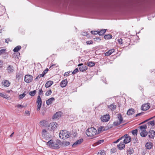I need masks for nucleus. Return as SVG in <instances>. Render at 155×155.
I'll list each match as a JSON object with an SVG mask.
<instances>
[{"instance_id":"1","label":"nucleus","mask_w":155,"mask_h":155,"mask_svg":"<svg viewBox=\"0 0 155 155\" xmlns=\"http://www.w3.org/2000/svg\"><path fill=\"white\" fill-rule=\"evenodd\" d=\"M61 142L59 140H57L56 142L52 140H51L47 143V144L50 148L53 149H58L60 148L59 145H61Z\"/></svg>"},{"instance_id":"2","label":"nucleus","mask_w":155,"mask_h":155,"mask_svg":"<svg viewBox=\"0 0 155 155\" xmlns=\"http://www.w3.org/2000/svg\"><path fill=\"white\" fill-rule=\"evenodd\" d=\"M97 132L96 129L94 127L88 128L86 131V134L89 137L94 138V136L97 134Z\"/></svg>"},{"instance_id":"3","label":"nucleus","mask_w":155,"mask_h":155,"mask_svg":"<svg viewBox=\"0 0 155 155\" xmlns=\"http://www.w3.org/2000/svg\"><path fill=\"white\" fill-rule=\"evenodd\" d=\"M36 103L38 104L37 106V110H39L42 105V100L40 95H38L36 101Z\"/></svg>"},{"instance_id":"4","label":"nucleus","mask_w":155,"mask_h":155,"mask_svg":"<svg viewBox=\"0 0 155 155\" xmlns=\"http://www.w3.org/2000/svg\"><path fill=\"white\" fill-rule=\"evenodd\" d=\"M33 79V76L29 74H27L25 77V81L27 83H29L31 82Z\"/></svg>"},{"instance_id":"5","label":"nucleus","mask_w":155,"mask_h":155,"mask_svg":"<svg viewBox=\"0 0 155 155\" xmlns=\"http://www.w3.org/2000/svg\"><path fill=\"white\" fill-rule=\"evenodd\" d=\"M124 139L123 140V142L125 144H127L130 142L131 140V137L127 134L124 135Z\"/></svg>"},{"instance_id":"6","label":"nucleus","mask_w":155,"mask_h":155,"mask_svg":"<svg viewBox=\"0 0 155 155\" xmlns=\"http://www.w3.org/2000/svg\"><path fill=\"white\" fill-rule=\"evenodd\" d=\"M110 117L108 114L104 115L101 118V120L103 122H107L109 120Z\"/></svg>"},{"instance_id":"7","label":"nucleus","mask_w":155,"mask_h":155,"mask_svg":"<svg viewBox=\"0 0 155 155\" xmlns=\"http://www.w3.org/2000/svg\"><path fill=\"white\" fill-rule=\"evenodd\" d=\"M148 134L149 138L153 139L155 136V131L153 130H150L148 133Z\"/></svg>"},{"instance_id":"8","label":"nucleus","mask_w":155,"mask_h":155,"mask_svg":"<svg viewBox=\"0 0 155 155\" xmlns=\"http://www.w3.org/2000/svg\"><path fill=\"white\" fill-rule=\"evenodd\" d=\"M150 106L149 103L145 104L141 107V109L143 111L147 110L150 108Z\"/></svg>"},{"instance_id":"9","label":"nucleus","mask_w":155,"mask_h":155,"mask_svg":"<svg viewBox=\"0 0 155 155\" xmlns=\"http://www.w3.org/2000/svg\"><path fill=\"white\" fill-rule=\"evenodd\" d=\"M66 130H62L59 133V137L64 140L66 139Z\"/></svg>"},{"instance_id":"10","label":"nucleus","mask_w":155,"mask_h":155,"mask_svg":"<svg viewBox=\"0 0 155 155\" xmlns=\"http://www.w3.org/2000/svg\"><path fill=\"white\" fill-rule=\"evenodd\" d=\"M125 144L123 142L121 141L120 143L117 145V146L119 150H122L125 148Z\"/></svg>"},{"instance_id":"11","label":"nucleus","mask_w":155,"mask_h":155,"mask_svg":"<svg viewBox=\"0 0 155 155\" xmlns=\"http://www.w3.org/2000/svg\"><path fill=\"white\" fill-rule=\"evenodd\" d=\"M83 141L82 139H80L76 141L74 144L72 145V147L73 148L75 147V146L81 144Z\"/></svg>"},{"instance_id":"12","label":"nucleus","mask_w":155,"mask_h":155,"mask_svg":"<svg viewBox=\"0 0 155 155\" xmlns=\"http://www.w3.org/2000/svg\"><path fill=\"white\" fill-rule=\"evenodd\" d=\"M68 82L67 79L62 80L60 83V86L62 87H65L67 84Z\"/></svg>"},{"instance_id":"13","label":"nucleus","mask_w":155,"mask_h":155,"mask_svg":"<svg viewBox=\"0 0 155 155\" xmlns=\"http://www.w3.org/2000/svg\"><path fill=\"white\" fill-rule=\"evenodd\" d=\"M134 152V150L131 147L127 148V155H131Z\"/></svg>"},{"instance_id":"14","label":"nucleus","mask_w":155,"mask_h":155,"mask_svg":"<svg viewBox=\"0 0 155 155\" xmlns=\"http://www.w3.org/2000/svg\"><path fill=\"white\" fill-rule=\"evenodd\" d=\"M153 146V143L151 142H149L146 143L145 147L147 149H150Z\"/></svg>"},{"instance_id":"15","label":"nucleus","mask_w":155,"mask_h":155,"mask_svg":"<svg viewBox=\"0 0 155 155\" xmlns=\"http://www.w3.org/2000/svg\"><path fill=\"white\" fill-rule=\"evenodd\" d=\"M54 101L55 98L54 97H51L46 101V104L48 105L51 104Z\"/></svg>"},{"instance_id":"16","label":"nucleus","mask_w":155,"mask_h":155,"mask_svg":"<svg viewBox=\"0 0 155 155\" xmlns=\"http://www.w3.org/2000/svg\"><path fill=\"white\" fill-rule=\"evenodd\" d=\"M115 51V49H113L109 50L107 52L105 53V55L106 56H109Z\"/></svg>"},{"instance_id":"17","label":"nucleus","mask_w":155,"mask_h":155,"mask_svg":"<svg viewBox=\"0 0 155 155\" xmlns=\"http://www.w3.org/2000/svg\"><path fill=\"white\" fill-rule=\"evenodd\" d=\"M53 84V82L51 81H49L47 82L45 84V87L47 88L50 87Z\"/></svg>"},{"instance_id":"18","label":"nucleus","mask_w":155,"mask_h":155,"mask_svg":"<svg viewBox=\"0 0 155 155\" xmlns=\"http://www.w3.org/2000/svg\"><path fill=\"white\" fill-rule=\"evenodd\" d=\"M87 69V67L85 65H84L81 66L79 68V71L81 72H84Z\"/></svg>"},{"instance_id":"19","label":"nucleus","mask_w":155,"mask_h":155,"mask_svg":"<svg viewBox=\"0 0 155 155\" xmlns=\"http://www.w3.org/2000/svg\"><path fill=\"white\" fill-rule=\"evenodd\" d=\"M134 113V110L133 108L129 109L127 112V114L128 115H133Z\"/></svg>"},{"instance_id":"20","label":"nucleus","mask_w":155,"mask_h":155,"mask_svg":"<svg viewBox=\"0 0 155 155\" xmlns=\"http://www.w3.org/2000/svg\"><path fill=\"white\" fill-rule=\"evenodd\" d=\"M121 123V122L118 121H115L114 122L113 124H112L110 126V128L112 127L114 125L115 126H117L120 125Z\"/></svg>"},{"instance_id":"21","label":"nucleus","mask_w":155,"mask_h":155,"mask_svg":"<svg viewBox=\"0 0 155 155\" xmlns=\"http://www.w3.org/2000/svg\"><path fill=\"white\" fill-rule=\"evenodd\" d=\"M148 134V133L146 130H143L140 133V135L142 137H145Z\"/></svg>"},{"instance_id":"22","label":"nucleus","mask_w":155,"mask_h":155,"mask_svg":"<svg viewBox=\"0 0 155 155\" xmlns=\"http://www.w3.org/2000/svg\"><path fill=\"white\" fill-rule=\"evenodd\" d=\"M61 112H57L56 113H55L53 116V118L54 119H57L59 117H61Z\"/></svg>"},{"instance_id":"23","label":"nucleus","mask_w":155,"mask_h":155,"mask_svg":"<svg viewBox=\"0 0 155 155\" xmlns=\"http://www.w3.org/2000/svg\"><path fill=\"white\" fill-rule=\"evenodd\" d=\"M52 124V131H54V130L57 128L58 126V124L56 122H53L51 123Z\"/></svg>"},{"instance_id":"24","label":"nucleus","mask_w":155,"mask_h":155,"mask_svg":"<svg viewBox=\"0 0 155 155\" xmlns=\"http://www.w3.org/2000/svg\"><path fill=\"white\" fill-rule=\"evenodd\" d=\"M110 129V127H107L106 129H103V130H102V126H101L100 128H99L98 129V131L97 132V134H99L101 132V131H105V130H107L108 129Z\"/></svg>"},{"instance_id":"25","label":"nucleus","mask_w":155,"mask_h":155,"mask_svg":"<svg viewBox=\"0 0 155 155\" xmlns=\"http://www.w3.org/2000/svg\"><path fill=\"white\" fill-rule=\"evenodd\" d=\"M7 70L9 73H12L14 71V68L12 66L9 65L7 67Z\"/></svg>"},{"instance_id":"26","label":"nucleus","mask_w":155,"mask_h":155,"mask_svg":"<svg viewBox=\"0 0 155 155\" xmlns=\"http://www.w3.org/2000/svg\"><path fill=\"white\" fill-rule=\"evenodd\" d=\"M3 85H4L5 87H8L10 84V83L8 80H6L4 82H2Z\"/></svg>"},{"instance_id":"27","label":"nucleus","mask_w":155,"mask_h":155,"mask_svg":"<svg viewBox=\"0 0 155 155\" xmlns=\"http://www.w3.org/2000/svg\"><path fill=\"white\" fill-rule=\"evenodd\" d=\"M106 29H102L100 31H98V35H103L106 32Z\"/></svg>"},{"instance_id":"28","label":"nucleus","mask_w":155,"mask_h":155,"mask_svg":"<svg viewBox=\"0 0 155 155\" xmlns=\"http://www.w3.org/2000/svg\"><path fill=\"white\" fill-rule=\"evenodd\" d=\"M21 47L20 45H18L15 47L13 50L14 52H18L21 49Z\"/></svg>"},{"instance_id":"29","label":"nucleus","mask_w":155,"mask_h":155,"mask_svg":"<svg viewBox=\"0 0 155 155\" xmlns=\"http://www.w3.org/2000/svg\"><path fill=\"white\" fill-rule=\"evenodd\" d=\"M108 107L112 110H114L116 108V106L114 105L113 104H111L108 106Z\"/></svg>"},{"instance_id":"30","label":"nucleus","mask_w":155,"mask_h":155,"mask_svg":"<svg viewBox=\"0 0 155 155\" xmlns=\"http://www.w3.org/2000/svg\"><path fill=\"white\" fill-rule=\"evenodd\" d=\"M117 117L118 119L119 120L120 122L122 123V122L123 121V118L122 117V115L121 114H117Z\"/></svg>"},{"instance_id":"31","label":"nucleus","mask_w":155,"mask_h":155,"mask_svg":"<svg viewBox=\"0 0 155 155\" xmlns=\"http://www.w3.org/2000/svg\"><path fill=\"white\" fill-rule=\"evenodd\" d=\"M146 124H147V126L148 125L149 126L150 125L151 126H154L155 125V121L154 120H153L151 121H150L147 122Z\"/></svg>"},{"instance_id":"32","label":"nucleus","mask_w":155,"mask_h":155,"mask_svg":"<svg viewBox=\"0 0 155 155\" xmlns=\"http://www.w3.org/2000/svg\"><path fill=\"white\" fill-rule=\"evenodd\" d=\"M112 38V36L110 34L105 35L104 36V38L105 39H111Z\"/></svg>"},{"instance_id":"33","label":"nucleus","mask_w":155,"mask_h":155,"mask_svg":"<svg viewBox=\"0 0 155 155\" xmlns=\"http://www.w3.org/2000/svg\"><path fill=\"white\" fill-rule=\"evenodd\" d=\"M95 63L94 62L90 61L87 63V65L89 66L93 67L95 65Z\"/></svg>"},{"instance_id":"34","label":"nucleus","mask_w":155,"mask_h":155,"mask_svg":"<svg viewBox=\"0 0 155 155\" xmlns=\"http://www.w3.org/2000/svg\"><path fill=\"white\" fill-rule=\"evenodd\" d=\"M26 91H25L22 94H20L19 97V98L21 99L24 97L26 95Z\"/></svg>"},{"instance_id":"35","label":"nucleus","mask_w":155,"mask_h":155,"mask_svg":"<svg viewBox=\"0 0 155 155\" xmlns=\"http://www.w3.org/2000/svg\"><path fill=\"white\" fill-rule=\"evenodd\" d=\"M138 130L137 129H136L132 131V133L134 136H137V135Z\"/></svg>"},{"instance_id":"36","label":"nucleus","mask_w":155,"mask_h":155,"mask_svg":"<svg viewBox=\"0 0 155 155\" xmlns=\"http://www.w3.org/2000/svg\"><path fill=\"white\" fill-rule=\"evenodd\" d=\"M147 124H146L139 127V128L141 130L143 129L145 130L147 128Z\"/></svg>"},{"instance_id":"37","label":"nucleus","mask_w":155,"mask_h":155,"mask_svg":"<svg viewBox=\"0 0 155 155\" xmlns=\"http://www.w3.org/2000/svg\"><path fill=\"white\" fill-rule=\"evenodd\" d=\"M36 91L35 90H34L33 91H30L29 93V95L31 96H34L36 93Z\"/></svg>"},{"instance_id":"38","label":"nucleus","mask_w":155,"mask_h":155,"mask_svg":"<svg viewBox=\"0 0 155 155\" xmlns=\"http://www.w3.org/2000/svg\"><path fill=\"white\" fill-rule=\"evenodd\" d=\"M52 93V91L51 89L48 90L45 93V95L46 96H48L50 95Z\"/></svg>"},{"instance_id":"39","label":"nucleus","mask_w":155,"mask_h":155,"mask_svg":"<svg viewBox=\"0 0 155 155\" xmlns=\"http://www.w3.org/2000/svg\"><path fill=\"white\" fill-rule=\"evenodd\" d=\"M66 132V139L69 137L71 136V134L70 133L69 131H67Z\"/></svg>"},{"instance_id":"40","label":"nucleus","mask_w":155,"mask_h":155,"mask_svg":"<svg viewBox=\"0 0 155 155\" xmlns=\"http://www.w3.org/2000/svg\"><path fill=\"white\" fill-rule=\"evenodd\" d=\"M70 142H69L68 141H65L63 143H61V145L62 144L64 146H67L69 145H70Z\"/></svg>"},{"instance_id":"41","label":"nucleus","mask_w":155,"mask_h":155,"mask_svg":"<svg viewBox=\"0 0 155 155\" xmlns=\"http://www.w3.org/2000/svg\"><path fill=\"white\" fill-rule=\"evenodd\" d=\"M6 51V49H1V50H0V55L5 53Z\"/></svg>"},{"instance_id":"42","label":"nucleus","mask_w":155,"mask_h":155,"mask_svg":"<svg viewBox=\"0 0 155 155\" xmlns=\"http://www.w3.org/2000/svg\"><path fill=\"white\" fill-rule=\"evenodd\" d=\"M155 117V116H154L153 117H151L148 119H147L145 120H144V121H143V122H142V123H141L140 124H143L144 123H146V122L148 121L149 120L152 119V118H153Z\"/></svg>"},{"instance_id":"43","label":"nucleus","mask_w":155,"mask_h":155,"mask_svg":"<svg viewBox=\"0 0 155 155\" xmlns=\"http://www.w3.org/2000/svg\"><path fill=\"white\" fill-rule=\"evenodd\" d=\"M101 155H105V153L104 150H101L98 152Z\"/></svg>"},{"instance_id":"44","label":"nucleus","mask_w":155,"mask_h":155,"mask_svg":"<svg viewBox=\"0 0 155 155\" xmlns=\"http://www.w3.org/2000/svg\"><path fill=\"white\" fill-rule=\"evenodd\" d=\"M133 140L134 141V143H138L139 142L138 140L137 137H134L133 139Z\"/></svg>"},{"instance_id":"45","label":"nucleus","mask_w":155,"mask_h":155,"mask_svg":"<svg viewBox=\"0 0 155 155\" xmlns=\"http://www.w3.org/2000/svg\"><path fill=\"white\" fill-rule=\"evenodd\" d=\"M48 68H46L42 72V76H44L45 74L47 73V72L48 71Z\"/></svg>"},{"instance_id":"46","label":"nucleus","mask_w":155,"mask_h":155,"mask_svg":"<svg viewBox=\"0 0 155 155\" xmlns=\"http://www.w3.org/2000/svg\"><path fill=\"white\" fill-rule=\"evenodd\" d=\"M46 123V121H45V120L41 121L40 122V124L43 126H45Z\"/></svg>"},{"instance_id":"47","label":"nucleus","mask_w":155,"mask_h":155,"mask_svg":"<svg viewBox=\"0 0 155 155\" xmlns=\"http://www.w3.org/2000/svg\"><path fill=\"white\" fill-rule=\"evenodd\" d=\"M91 33L93 35H97V34H98V31H91Z\"/></svg>"},{"instance_id":"48","label":"nucleus","mask_w":155,"mask_h":155,"mask_svg":"<svg viewBox=\"0 0 155 155\" xmlns=\"http://www.w3.org/2000/svg\"><path fill=\"white\" fill-rule=\"evenodd\" d=\"M0 96L4 98H5L7 96L4 93H0Z\"/></svg>"},{"instance_id":"49","label":"nucleus","mask_w":155,"mask_h":155,"mask_svg":"<svg viewBox=\"0 0 155 155\" xmlns=\"http://www.w3.org/2000/svg\"><path fill=\"white\" fill-rule=\"evenodd\" d=\"M111 153H114L116 152V149L115 148H112L110 150Z\"/></svg>"},{"instance_id":"50","label":"nucleus","mask_w":155,"mask_h":155,"mask_svg":"<svg viewBox=\"0 0 155 155\" xmlns=\"http://www.w3.org/2000/svg\"><path fill=\"white\" fill-rule=\"evenodd\" d=\"M78 71V68H76L72 72V74H76V73H77Z\"/></svg>"},{"instance_id":"51","label":"nucleus","mask_w":155,"mask_h":155,"mask_svg":"<svg viewBox=\"0 0 155 155\" xmlns=\"http://www.w3.org/2000/svg\"><path fill=\"white\" fill-rule=\"evenodd\" d=\"M104 140H102V139L101 140H98L97 142V144H99L101 143L104 142Z\"/></svg>"},{"instance_id":"52","label":"nucleus","mask_w":155,"mask_h":155,"mask_svg":"<svg viewBox=\"0 0 155 155\" xmlns=\"http://www.w3.org/2000/svg\"><path fill=\"white\" fill-rule=\"evenodd\" d=\"M42 74H39L36 77V78L35 79V80H37V79H38L39 78H40L41 77H43L44 76H42Z\"/></svg>"},{"instance_id":"53","label":"nucleus","mask_w":155,"mask_h":155,"mask_svg":"<svg viewBox=\"0 0 155 155\" xmlns=\"http://www.w3.org/2000/svg\"><path fill=\"white\" fill-rule=\"evenodd\" d=\"M52 124L51 123L50 124H49L48 126V129L52 131Z\"/></svg>"},{"instance_id":"54","label":"nucleus","mask_w":155,"mask_h":155,"mask_svg":"<svg viewBox=\"0 0 155 155\" xmlns=\"http://www.w3.org/2000/svg\"><path fill=\"white\" fill-rule=\"evenodd\" d=\"M93 43V41L92 40L88 41H86V43L87 45H91Z\"/></svg>"},{"instance_id":"55","label":"nucleus","mask_w":155,"mask_h":155,"mask_svg":"<svg viewBox=\"0 0 155 155\" xmlns=\"http://www.w3.org/2000/svg\"><path fill=\"white\" fill-rule=\"evenodd\" d=\"M15 107H16L18 108L21 107V108L24 107V106L23 105L18 104L15 106Z\"/></svg>"},{"instance_id":"56","label":"nucleus","mask_w":155,"mask_h":155,"mask_svg":"<svg viewBox=\"0 0 155 155\" xmlns=\"http://www.w3.org/2000/svg\"><path fill=\"white\" fill-rule=\"evenodd\" d=\"M43 91L42 90V89H40L39 90V92H38V94H39V95H41L42 94H43Z\"/></svg>"},{"instance_id":"57","label":"nucleus","mask_w":155,"mask_h":155,"mask_svg":"<svg viewBox=\"0 0 155 155\" xmlns=\"http://www.w3.org/2000/svg\"><path fill=\"white\" fill-rule=\"evenodd\" d=\"M118 43L120 44H122L123 43L122 39L121 38L118 39Z\"/></svg>"},{"instance_id":"58","label":"nucleus","mask_w":155,"mask_h":155,"mask_svg":"<svg viewBox=\"0 0 155 155\" xmlns=\"http://www.w3.org/2000/svg\"><path fill=\"white\" fill-rule=\"evenodd\" d=\"M146 150H143L141 153L142 155H145L146 153Z\"/></svg>"},{"instance_id":"59","label":"nucleus","mask_w":155,"mask_h":155,"mask_svg":"<svg viewBox=\"0 0 155 155\" xmlns=\"http://www.w3.org/2000/svg\"><path fill=\"white\" fill-rule=\"evenodd\" d=\"M22 77L21 74H17L16 75V78H18V79H20Z\"/></svg>"},{"instance_id":"60","label":"nucleus","mask_w":155,"mask_h":155,"mask_svg":"<svg viewBox=\"0 0 155 155\" xmlns=\"http://www.w3.org/2000/svg\"><path fill=\"white\" fill-rule=\"evenodd\" d=\"M94 39L95 41H100L101 40L100 38L99 37L94 38Z\"/></svg>"},{"instance_id":"61","label":"nucleus","mask_w":155,"mask_h":155,"mask_svg":"<svg viewBox=\"0 0 155 155\" xmlns=\"http://www.w3.org/2000/svg\"><path fill=\"white\" fill-rule=\"evenodd\" d=\"M69 72H65L64 73V76H67L69 75Z\"/></svg>"},{"instance_id":"62","label":"nucleus","mask_w":155,"mask_h":155,"mask_svg":"<svg viewBox=\"0 0 155 155\" xmlns=\"http://www.w3.org/2000/svg\"><path fill=\"white\" fill-rule=\"evenodd\" d=\"M47 132V131L46 130H43L42 132V135L45 134V133Z\"/></svg>"},{"instance_id":"63","label":"nucleus","mask_w":155,"mask_h":155,"mask_svg":"<svg viewBox=\"0 0 155 155\" xmlns=\"http://www.w3.org/2000/svg\"><path fill=\"white\" fill-rule=\"evenodd\" d=\"M25 113L26 114H28V115H29L30 114V113L29 112V111L28 110H26L25 111Z\"/></svg>"},{"instance_id":"64","label":"nucleus","mask_w":155,"mask_h":155,"mask_svg":"<svg viewBox=\"0 0 155 155\" xmlns=\"http://www.w3.org/2000/svg\"><path fill=\"white\" fill-rule=\"evenodd\" d=\"M2 62L1 60H0V68H2Z\"/></svg>"}]
</instances>
